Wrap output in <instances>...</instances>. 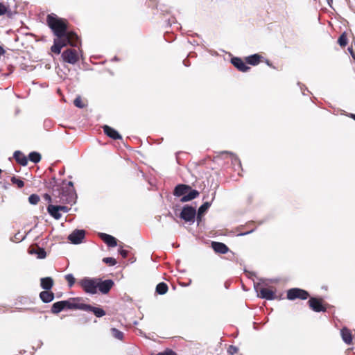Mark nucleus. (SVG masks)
I'll list each match as a JSON object with an SVG mask.
<instances>
[{
  "label": "nucleus",
  "instance_id": "obj_44",
  "mask_svg": "<svg viewBox=\"0 0 355 355\" xmlns=\"http://www.w3.org/2000/svg\"><path fill=\"white\" fill-rule=\"evenodd\" d=\"M349 116L352 119H353L354 120H355V114H350L349 115Z\"/></svg>",
  "mask_w": 355,
  "mask_h": 355
},
{
  "label": "nucleus",
  "instance_id": "obj_42",
  "mask_svg": "<svg viewBox=\"0 0 355 355\" xmlns=\"http://www.w3.org/2000/svg\"><path fill=\"white\" fill-rule=\"evenodd\" d=\"M254 230V228H252L250 230H246L245 232H240L239 234H238L239 236H243V235H246V234H248L251 232H252Z\"/></svg>",
  "mask_w": 355,
  "mask_h": 355
},
{
  "label": "nucleus",
  "instance_id": "obj_3",
  "mask_svg": "<svg viewBox=\"0 0 355 355\" xmlns=\"http://www.w3.org/2000/svg\"><path fill=\"white\" fill-rule=\"evenodd\" d=\"M78 284L86 293L92 295L97 293L98 279L84 277L79 281Z\"/></svg>",
  "mask_w": 355,
  "mask_h": 355
},
{
  "label": "nucleus",
  "instance_id": "obj_4",
  "mask_svg": "<svg viewBox=\"0 0 355 355\" xmlns=\"http://www.w3.org/2000/svg\"><path fill=\"white\" fill-rule=\"evenodd\" d=\"M309 296L310 295L308 291L299 288L288 289L286 293L287 299L291 301L297 299L305 300L308 299Z\"/></svg>",
  "mask_w": 355,
  "mask_h": 355
},
{
  "label": "nucleus",
  "instance_id": "obj_25",
  "mask_svg": "<svg viewBox=\"0 0 355 355\" xmlns=\"http://www.w3.org/2000/svg\"><path fill=\"white\" fill-rule=\"evenodd\" d=\"M199 194L200 193L197 190L191 189V190L189 191V192L187 193V195L182 197V198L180 199V201L182 202L190 201V200L198 197Z\"/></svg>",
  "mask_w": 355,
  "mask_h": 355
},
{
  "label": "nucleus",
  "instance_id": "obj_46",
  "mask_svg": "<svg viewBox=\"0 0 355 355\" xmlns=\"http://www.w3.org/2000/svg\"><path fill=\"white\" fill-rule=\"evenodd\" d=\"M328 4L331 6V3L332 2V0H327Z\"/></svg>",
  "mask_w": 355,
  "mask_h": 355
},
{
  "label": "nucleus",
  "instance_id": "obj_38",
  "mask_svg": "<svg viewBox=\"0 0 355 355\" xmlns=\"http://www.w3.org/2000/svg\"><path fill=\"white\" fill-rule=\"evenodd\" d=\"M239 352V348L234 345H230L227 348V353L230 355H234Z\"/></svg>",
  "mask_w": 355,
  "mask_h": 355
},
{
  "label": "nucleus",
  "instance_id": "obj_28",
  "mask_svg": "<svg viewBox=\"0 0 355 355\" xmlns=\"http://www.w3.org/2000/svg\"><path fill=\"white\" fill-rule=\"evenodd\" d=\"M168 290V285L164 282L159 283L156 286V292L159 295L166 294Z\"/></svg>",
  "mask_w": 355,
  "mask_h": 355
},
{
  "label": "nucleus",
  "instance_id": "obj_32",
  "mask_svg": "<svg viewBox=\"0 0 355 355\" xmlns=\"http://www.w3.org/2000/svg\"><path fill=\"white\" fill-rule=\"evenodd\" d=\"M112 335L115 338L122 340L123 339V333L116 328L111 329Z\"/></svg>",
  "mask_w": 355,
  "mask_h": 355
},
{
  "label": "nucleus",
  "instance_id": "obj_14",
  "mask_svg": "<svg viewBox=\"0 0 355 355\" xmlns=\"http://www.w3.org/2000/svg\"><path fill=\"white\" fill-rule=\"evenodd\" d=\"M103 129L104 133L110 138H111L114 140L122 139L121 135L113 128H112L107 125H105L103 126Z\"/></svg>",
  "mask_w": 355,
  "mask_h": 355
},
{
  "label": "nucleus",
  "instance_id": "obj_20",
  "mask_svg": "<svg viewBox=\"0 0 355 355\" xmlns=\"http://www.w3.org/2000/svg\"><path fill=\"white\" fill-rule=\"evenodd\" d=\"M340 334L342 338L345 343H347V345L352 344L353 336L352 334L350 329L344 327L341 329Z\"/></svg>",
  "mask_w": 355,
  "mask_h": 355
},
{
  "label": "nucleus",
  "instance_id": "obj_34",
  "mask_svg": "<svg viewBox=\"0 0 355 355\" xmlns=\"http://www.w3.org/2000/svg\"><path fill=\"white\" fill-rule=\"evenodd\" d=\"M11 182L13 184H16L19 189H21L24 186V181L15 176L11 178Z\"/></svg>",
  "mask_w": 355,
  "mask_h": 355
},
{
  "label": "nucleus",
  "instance_id": "obj_12",
  "mask_svg": "<svg viewBox=\"0 0 355 355\" xmlns=\"http://www.w3.org/2000/svg\"><path fill=\"white\" fill-rule=\"evenodd\" d=\"M231 63L240 71L247 72L250 67L245 64V62L240 58L234 57L231 59Z\"/></svg>",
  "mask_w": 355,
  "mask_h": 355
},
{
  "label": "nucleus",
  "instance_id": "obj_7",
  "mask_svg": "<svg viewBox=\"0 0 355 355\" xmlns=\"http://www.w3.org/2000/svg\"><path fill=\"white\" fill-rule=\"evenodd\" d=\"M62 58L65 62L74 64L78 61V55L77 51L69 49L64 51L62 54Z\"/></svg>",
  "mask_w": 355,
  "mask_h": 355
},
{
  "label": "nucleus",
  "instance_id": "obj_1",
  "mask_svg": "<svg viewBox=\"0 0 355 355\" xmlns=\"http://www.w3.org/2000/svg\"><path fill=\"white\" fill-rule=\"evenodd\" d=\"M46 24L56 37L51 48L53 53L60 54L63 47L67 45L77 47L80 44L78 35L73 31H68V21L66 19L50 14L46 17Z\"/></svg>",
  "mask_w": 355,
  "mask_h": 355
},
{
  "label": "nucleus",
  "instance_id": "obj_10",
  "mask_svg": "<svg viewBox=\"0 0 355 355\" xmlns=\"http://www.w3.org/2000/svg\"><path fill=\"white\" fill-rule=\"evenodd\" d=\"M85 236V230H76L73 231L71 234L69 235L68 239L73 244L80 243Z\"/></svg>",
  "mask_w": 355,
  "mask_h": 355
},
{
  "label": "nucleus",
  "instance_id": "obj_5",
  "mask_svg": "<svg viewBox=\"0 0 355 355\" xmlns=\"http://www.w3.org/2000/svg\"><path fill=\"white\" fill-rule=\"evenodd\" d=\"M83 300L81 297H73L68 300H62V304L64 309L70 310H82Z\"/></svg>",
  "mask_w": 355,
  "mask_h": 355
},
{
  "label": "nucleus",
  "instance_id": "obj_30",
  "mask_svg": "<svg viewBox=\"0 0 355 355\" xmlns=\"http://www.w3.org/2000/svg\"><path fill=\"white\" fill-rule=\"evenodd\" d=\"M29 159L33 163H38L41 160V155L37 152H31L28 155Z\"/></svg>",
  "mask_w": 355,
  "mask_h": 355
},
{
  "label": "nucleus",
  "instance_id": "obj_31",
  "mask_svg": "<svg viewBox=\"0 0 355 355\" xmlns=\"http://www.w3.org/2000/svg\"><path fill=\"white\" fill-rule=\"evenodd\" d=\"M338 43L341 47H345L347 44V37L345 32L342 33L338 40Z\"/></svg>",
  "mask_w": 355,
  "mask_h": 355
},
{
  "label": "nucleus",
  "instance_id": "obj_39",
  "mask_svg": "<svg viewBox=\"0 0 355 355\" xmlns=\"http://www.w3.org/2000/svg\"><path fill=\"white\" fill-rule=\"evenodd\" d=\"M156 355H177L176 352L172 350L171 349H166L162 352H159Z\"/></svg>",
  "mask_w": 355,
  "mask_h": 355
},
{
  "label": "nucleus",
  "instance_id": "obj_23",
  "mask_svg": "<svg viewBox=\"0 0 355 355\" xmlns=\"http://www.w3.org/2000/svg\"><path fill=\"white\" fill-rule=\"evenodd\" d=\"M16 162L21 166H26L28 164V159L21 151H15L13 155Z\"/></svg>",
  "mask_w": 355,
  "mask_h": 355
},
{
  "label": "nucleus",
  "instance_id": "obj_24",
  "mask_svg": "<svg viewBox=\"0 0 355 355\" xmlns=\"http://www.w3.org/2000/svg\"><path fill=\"white\" fill-rule=\"evenodd\" d=\"M49 214L55 219L58 220L62 217L57 205H49L47 207Z\"/></svg>",
  "mask_w": 355,
  "mask_h": 355
},
{
  "label": "nucleus",
  "instance_id": "obj_15",
  "mask_svg": "<svg viewBox=\"0 0 355 355\" xmlns=\"http://www.w3.org/2000/svg\"><path fill=\"white\" fill-rule=\"evenodd\" d=\"M211 248L216 253L226 254L230 250L229 248L223 243L212 241Z\"/></svg>",
  "mask_w": 355,
  "mask_h": 355
},
{
  "label": "nucleus",
  "instance_id": "obj_9",
  "mask_svg": "<svg viewBox=\"0 0 355 355\" xmlns=\"http://www.w3.org/2000/svg\"><path fill=\"white\" fill-rule=\"evenodd\" d=\"M114 285V282L112 279L102 281L101 279H98V289L103 294L108 293Z\"/></svg>",
  "mask_w": 355,
  "mask_h": 355
},
{
  "label": "nucleus",
  "instance_id": "obj_18",
  "mask_svg": "<svg viewBox=\"0 0 355 355\" xmlns=\"http://www.w3.org/2000/svg\"><path fill=\"white\" fill-rule=\"evenodd\" d=\"M54 285L53 278L50 277H43L40 279V286L44 291H50Z\"/></svg>",
  "mask_w": 355,
  "mask_h": 355
},
{
  "label": "nucleus",
  "instance_id": "obj_19",
  "mask_svg": "<svg viewBox=\"0 0 355 355\" xmlns=\"http://www.w3.org/2000/svg\"><path fill=\"white\" fill-rule=\"evenodd\" d=\"M40 300L44 303H49L54 300V293L51 291H43L40 292Z\"/></svg>",
  "mask_w": 355,
  "mask_h": 355
},
{
  "label": "nucleus",
  "instance_id": "obj_47",
  "mask_svg": "<svg viewBox=\"0 0 355 355\" xmlns=\"http://www.w3.org/2000/svg\"><path fill=\"white\" fill-rule=\"evenodd\" d=\"M234 159L236 161H239V162H240V161L239 160L238 157H234Z\"/></svg>",
  "mask_w": 355,
  "mask_h": 355
},
{
  "label": "nucleus",
  "instance_id": "obj_6",
  "mask_svg": "<svg viewBox=\"0 0 355 355\" xmlns=\"http://www.w3.org/2000/svg\"><path fill=\"white\" fill-rule=\"evenodd\" d=\"M308 304L309 308L315 312H325L326 305L323 304V299L320 297H310Z\"/></svg>",
  "mask_w": 355,
  "mask_h": 355
},
{
  "label": "nucleus",
  "instance_id": "obj_33",
  "mask_svg": "<svg viewBox=\"0 0 355 355\" xmlns=\"http://www.w3.org/2000/svg\"><path fill=\"white\" fill-rule=\"evenodd\" d=\"M73 104L76 107H79V108H83L86 106V105L85 104L82 98L80 96H77L74 99Z\"/></svg>",
  "mask_w": 355,
  "mask_h": 355
},
{
  "label": "nucleus",
  "instance_id": "obj_40",
  "mask_svg": "<svg viewBox=\"0 0 355 355\" xmlns=\"http://www.w3.org/2000/svg\"><path fill=\"white\" fill-rule=\"evenodd\" d=\"M57 206H58V208L60 211L67 213L69 211V208L67 206H63V205H57Z\"/></svg>",
  "mask_w": 355,
  "mask_h": 355
},
{
  "label": "nucleus",
  "instance_id": "obj_8",
  "mask_svg": "<svg viewBox=\"0 0 355 355\" xmlns=\"http://www.w3.org/2000/svg\"><path fill=\"white\" fill-rule=\"evenodd\" d=\"M196 214L195 208L186 205L183 207L180 213V218L187 222H191L194 220Z\"/></svg>",
  "mask_w": 355,
  "mask_h": 355
},
{
  "label": "nucleus",
  "instance_id": "obj_36",
  "mask_svg": "<svg viewBox=\"0 0 355 355\" xmlns=\"http://www.w3.org/2000/svg\"><path fill=\"white\" fill-rule=\"evenodd\" d=\"M28 201L32 205H37L40 201V197L37 194H31L28 198Z\"/></svg>",
  "mask_w": 355,
  "mask_h": 355
},
{
  "label": "nucleus",
  "instance_id": "obj_45",
  "mask_svg": "<svg viewBox=\"0 0 355 355\" xmlns=\"http://www.w3.org/2000/svg\"><path fill=\"white\" fill-rule=\"evenodd\" d=\"M349 51H350V53H351V55H352L353 56V58L355 59V57H354V53H353L352 50H351L350 49H349Z\"/></svg>",
  "mask_w": 355,
  "mask_h": 355
},
{
  "label": "nucleus",
  "instance_id": "obj_2",
  "mask_svg": "<svg viewBox=\"0 0 355 355\" xmlns=\"http://www.w3.org/2000/svg\"><path fill=\"white\" fill-rule=\"evenodd\" d=\"M58 197L60 202L62 203H75L76 199V193L72 182L65 183L63 182Z\"/></svg>",
  "mask_w": 355,
  "mask_h": 355
},
{
  "label": "nucleus",
  "instance_id": "obj_37",
  "mask_svg": "<svg viewBox=\"0 0 355 355\" xmlns=\"http://www.w3.org/2000/svg\"><path fill=\"white\" fill-rule=\"evenodd\" d=\"M103 261L111 266H113L116 264V260L112 257H105L103 259Z\"/></svg>",
  "mask_w": 355,
  "mask_h": 355
},
{
  "label": "nucleus",
  "instance_id": "obj_41",
  "mask_svg": "<svg viewBox=\"0 0 355 355\" xmlns=\"http://www.w3.org/2000/svg\"><path fill=\"white\" fill-rule=\"evenodd\" d=\"M119 254L123 257L126 258L128 256L129 252L126 250L120 249L119 250Z\"/></svg>",
  "mask_w": 355,
  "mask_h": 355
},
{
  "label": "nucleus",
  "instance_id": "obj_26",
  "mask_svg": "<svg viewBox=\"0 0 355 355\" xmlns=\"http://www.w3.org/2000/svg\"><path fill=\"white\" fill-rule=\"evenodd\" d=\"M63 310H64V309L63 306L62 301H59L53 304L51 306V312L53 314L57 315Z\"/></svg>",
  "mask_w": 355,
  "mask_h": 355
},
{
  "label": "nucleus",
  "instance_id": "obj_35",
  "mask_svg": "<svg viewBox=\"0 0 355 355\" xmlns=\"http://www.w3.org/2000/svg\"><path fill=\"white\" fill-rule=\"evenodd\" d=\"M65 279L68 282V285L69 287H72L76 282V279L74 278L72 274L66 275Z\"/></svg>",
  "mask_w": 355,
  "mask_h": 355
},
{
  "label": "nucleus",
  "instance_id": "obj_17",
  "mask_svg": "<svg viewBox=\"0 0 355 355\" xmlns=\"http://www.w3.org/2000/svg\"><path fill=\"white\" fill-rule=\"evenodd\" d=\"M100 237L110 247L117 245L116 239L110 234L101 233Z\"/></svg>",
  "mask_w": 355,
  "mask_h": 355
},
{
  "label": "nucleus",
  "instance_id": "obj_29",
  "mask_svg": "<svg viewBox=\"0 0 355 355\" xmlns=\"http://www.w3.org/2000/svg\"><path fill=\"white\" fill-rule=\"evenodd\" d=\"M210 206V202H205L199 207L197 216L198 220L201 219V215H202L209 208Z\"/></svg>",
  "mask_w": 355,
  "mask_h": 355
},
{
  "label": "nucleus",
  "instance_id": "obj_22",
  "mask_svg": "<svg viewBox=\"0 0 355 355\" xmlns=\"http://www.w3.org/2000/svg\"><path fill=\"white\" fill-rule=\"evenodd\" d=\"M29 253L37 254L39 259H44L46 256L44 249L40 248L37 245L29 248Z\"/></svg>",
  "mask_w": 355,
  "mask_h": 355
},
{
  "label": "nucleus",
  "instance_id": "obj_43",
  "mask_svg": "<svg viewBox=\"0 0 355 355\" xmlns=\"http://www.w3.org/2000/svg\"><path fill=\"white\" fill-rule=\"evenodd\" d=\"M44 198L46 200H48L49 202H51V197L49 195V194H45L44 195Z\"/></svg>",
  "mask_w": 355,
  "mask_h": 355
},
{
  "label": "nucleus",
  "instance_id": "obj_11",
  "mask_svg": "<svg viewBox=\"0 0 355 355\" xmlns=\"http://www.w3.org/2000/svg\"><path fill=\"white\" fill-rule=\"evenodd\" d=\"M83 311L92 312L96 317L101 318L105 315V311L100 307H94L90 304L83 303Z\"/></svg>",
  "mask_w": 355,
  "mask_h": 355
},
{
  "label": "nucleus",
  "instance_id": "obj_16",
  "mask_svg": "<svg viewBox=\"0 0 355 355\" xmlns=\"http://www.w3.org/2000/svg\"><path fill=\"white\" fill-rule=\"evenodd\" d=\"M191 190V187L187 184H178L175 187L173 194L175 196H185Z\"/></svg>",
  "mask_w": 355,
  "mask_h": 355
},
{
  "label": "nucleus",
  "instance_id": "obj_13",
  "mask_svg": "<svg viewBox=\"0 0 355 355\" xmlns=\"http://www.w3.org/2000/svg\"><path fill=\"white\" fill-rule=\"evenodd\" d=\"M258 296L268 300H272L277 298L275 292L268 288H261Z\"/></svg>",
  "mask_w": 355,
  "mask_h": 355
},
{
  "label": "nucleus",
  "instance_id": "obj_21",
  "mask_svg": "<svg viewBox=\"0 0 355 355\" xmlns=\"http://www.w3.org/2000/svg\"><path fill=\"white\" fill-rule=\"evenodd\" d=\"M263 57L259 54H253L245 58V62L248 64L256 66L259 64L262 60Z\"/></svg>",
  "mask_w": 355,
  "mask_h": 355
},
{
  "label": "nucleus",
  "instance_id": "obj_27",
  "mask_svg": "<svg viewBox=\"0 0 355 355\" xmlns=\"http://www.w3.org/2000/svg\"><path fill=\"white\" fill-rule=\"evenodd\" d=\"M3 15H6L8 17L11 18L13 15V13L9 8V6H6L3 3L0 2V16Z\"/></svg>",
  "mask_w": 355,
  "mask_h": 355
}]
</instances>
